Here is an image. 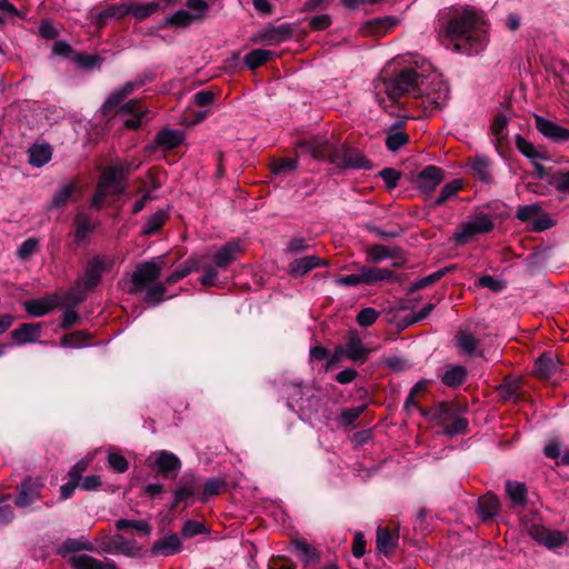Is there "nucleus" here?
Masks as SVG:
<instances>
[{
  "instance_id": "3",
  "label": "nucleus",
  "mask_w": 569,
  "mask_h": 569,
  "mask_svg": "<svg viewBox=\"0 0 569 569\" xmlns=\"http://www.w3.org/2000/svg\"><path fill=\"white\" fill-rule=\"evenodd\" d=\"M447 32L452 39L468 46L469 53H478L487 43L485 24L481 18L472 12H465L451 19Z\"/></svg>"
},
{
  "instance_id": "53",
  "label": "nucleus",
  "mask_w": 569,
  "mask_h": 569,
  "mask_svg": "<svg viewBox=\"0 0 569 569\" xmlns=\"http://www.w3.org/2000/svg\"><path fill=\"white\" fill-rule=\"evenodd\" d=\"M298 167L297 158H287L279 161H276L272 166V172L274 174H287L292 172Z\"/></svg>"
},
{
  "instance_id": "58",
  "label": "nucleus",
  "mask_w": 569,
  "mask_h": 569,
  "mask_svg": "<svg viewBox=\"0 0 569 569\" xmlns=\"http://www.w3.org/2000/svg\"><path fill=\"white\" fill-rule=\"evenodd\" d=\"M368 259L371 262H379L391 257L390 250L382 244H375L368 249Z\"/></svg>"
},
{
  "instance_id": "44",
  "label": "nucleus",
  "mask_w": 569,
  "mask_h": 569,
  "mask_svg": "<svg viewBox=\"0 0 569 569\" xmlns=\"http://www.w3.org/2000/svg\"><path fill=\"white\" fill-rule=\"evenodd\" d=\"M166 220L167 213L164 211L159 210L154 212L147 219L142 232L148 236L156 233L163 226Z\"/></svg>"
},
{
  "instance_id": "28",
  "label": "nucleus",
  "mask_w": 569,
  "mask_h": 569,
  "mask_svg": "<svg viewBox=\"0 0 569 569\" xmlns=\"http://www.w3.org/2000/svg\"><path fill=\"white\" fill-rule=\"evenodd\" d=\"M200 269V258L191 257L183 262L180 267H178L167 279V286L174 284L181 279L189 276L192 271H197Z\"/></svg>"
},
{
  "instance_id": "12",
  "label": "nucleus",
  "mask_w": 569,
  "mask_h": 569,
  "mask_svg": "<svg viewBox=\"0 0 569 569\" xmlns=\"http://www.w3.org/2000/svg\"><path fill=\"white\" fill-rule=\"evenodd\" d=\"M529 535L535 541L549 549L560 547L567 541V537L562 532L540 526H532L529 530Z\"/></svg>"
},
{
  "instance_id": "20",
  "label": "nucleus",
  "mask_w": 569,
  "mask_h": 569,
  "mask_svg": "<svg viewBox=\"0 0 569 569\" xmlns=\"http://www.w3.org/2000/svg\"><path fill=\"white\" fill-rule=\"evenodd\" d=\"M398 545V536L393 535L388 528L378 527L376 531V547L379 553L389 556L395 551Z\"/></svg>"
},
{
  "instance_id": "63",
  "label": "nucleus",
  "mask_w": 569,
  "mask_h": 569,
  "mask_svg": "<svg viewBox=\"0 0 569 569\" xmlns=\"http://www.w3.org/2000/svg\"><path fill=\"white\" fill-rule=\"evenodd\" d=\"M126 99V96L122 93L120 89L113 91L104 101L102 106L103 113H109L112 111L116 107H118L123 100Z\"/></svg>"
},
{
  "instance_id": "61",
  "label": "nucleus",
  "mask_w": 569,
  "mask_h": 569,
  "mask_svg": "<svg viewBox=\"0 0 569 569\" xmlns=\"http://www.w3.org/2000/svg\"><path fill=\"white\" fill-rule=\"evenodd\" d=\"M186 6L193 11L191 14L194 16L196 21L202 20L209 8L208 3L203 0H188Z\"/></svg>"
},
{
  "instance_id": "43",
  "label": "nucleus",
  "mask_w": 569,
  "mask_h": 569,
  "mask_svg": "<svg viewBox=\"0 0 569 569\" xmlns=\"http://www.w3.org/2000/svg\"><path fill=\"white\" fill-rule=\"evenodd\" d=\"M516 146L518 150L532 162L543 159L542 154L536 149V147L520 134L516 136Z\"/></svg>"
},
{
  "instance_id": "56",
  "label": "nucleus",
  "mask_w": 569,
  "mask_h": 569,
  "mask_svg": "<svg viewBox=\"0 0 569 569\" xmlns=\"http://www.w3.org/2000/svg\"><path fill=\"white\" fill-rule=\"evenodd\" d=\"M408 142V136L402 131L388 134L386 146L390 151H397Z\"/></svg>"
},
{
  "instance_id": "60",
  "label": "nucleus",
  "mask_w": 569,
  "mask_h": 569,
  "mask_svg": "<svg viewBox=\"0 0 569 569\" xmlns=\"http://www.w3.org/2000/svg\"><path fill=\"white\" fill-rule=\"evenodd\" d=\"M108 462L113 470L120 473L126 472L129 468L128 460L124 456L117 452H110L108 455Z\"/></svg>"
},
{
  "instance_id": "62",
  "label": "nucleus",
  "mask_w": 569,
  "mask_h": 569,
  "mask_svg": "<svg viewBox=\"0 0 569 569\" xmlns=\"http://www.w3.org/2000/svg\"><path fill=\"white\" fill-rule=\"evenodd\" d=\"M552 186L556 190L569 193V170L559 171L552 177Z\"/></svg>"
},
{
  "instance_id": "51",
  "label": "nucleus",
  "mask_w": 569,
  "mask_h": 569,
  "mask_svg": "<svg viewBox=\"0 0 569 569\" xmlns=\"http://www.w3.org/2000/svg\"><path fill=\"white\" fill-rule=\"evenodd\" d=\"M367 406L361 405L358 407H353L350 409H346L340 413L339 421L342 426L349 427L351 426L360 415L366 410Z\"/></svg>"
},
{
  "instance_id": "10",
  "label": "nucleus",
  "mask_w": 569,
  "mask_h": 569,
  "mask_svg": "<svg viewBox=\"0 0 569 569\" xmlns=\"http://www.w3.org/2000/svg\"><path fill=\"white\" fill-rule=\"evenodd\" d=\"M536 129L547 139L562 143L569 141V129L559 126L558 123L542 117L535 116Z\"/></svg>"
},
{
  "instance_id": "45",
  "label": "nucleus",
  "mask_w": 569,
  "mask_h": 569,
  "mask_svg": "<svg viewBox=\"0 0 569 569\" xmlns=\"http://www.w3.org/2000/svg\"><path fill=\"white\" fill-rule=\"evenodd\" d=\"M462 188V182L459 179H455L451 182L445 184L440 191V196L435 200L436 206H441Z\"/></svg>"
},
{
  "instance_id": "19",
  "label": "nucleus",
  "mask_w": 569,
  "mask_h": 569,
  "mask_svg": "<svg viewBox=\"0 0 569 569\" xmlns=\"http://www.w3.org/2000/svg\"><path fill=\"white\" fill-rule=\"evenodd\" d=\"M295 555L301 560L303 566H315L320 560V552L305 539H296L292 541Z\"/></svg>"
},
{
  "instance_id": "24",
  "label": "nucleus",
  "mask_w": 569,
  "mask_h": 569,
  "mask_svg": "<svg viewBox=\"0 0 569 569\" xmlns=\"http://www.w3.org/2000/svg\"><path fill=\"white\" fill-rule=\"evenodd\" d=\"M130 12L128 4H110L98 12L94 17L96 24L101 28L111 19H121Z\"/></svg>"
},
{
  "instance_id": "49",
  "label": "nucleus",
  "mask_w": 569,
  "mask_h": 569,
  "mask_svg": "<svg viewBox=\"0 0 569 569\" xmlns=\"http://www.w3.org/2000/svg\"><path fill=\"white\" fill-rule=\"evenodd\" d=\"M226 487V481L218 478H210L203 485V491L201 495V500L206 501L212 496L219 493V491Z\"/></svg>"
},
{
  "instance_id": "47",
  "label": "nucleus",
  "mask_w": 569,
  "mask_h": 569,
  "mask_svg": "<svg viewBox=\"0 0 569 569\" xmlns=\"http://www.w3.org/2000/svg\"><path fill=\"white\" fill-rule=\"evenodd\" d=\"M88 336L82 331H74L61 338V346L66 348H81L87 345Z\"/></svg>"
},
{
  "instance_id": "15",
  "label": "nucleus",
  "mask_w": 569,
  "mask_h": 569,
  "mask_svg": "<svg viewBox=\"0 0 569 569\" xmlns=\"http://www.w3.org/2000/svg\"><path fill=\"white\" fill-rule=\"evenodd\" d=\"M443 179V172L436 166H427L416 179L417 187L425 192H432Z\"/></svg>"
},
{
  "instance_id": "26",
  "label": "nucleus",
  "mask_w": 569,
  "mask_h": 569,
  "mask_svg": "<svg viewBox=\"0 0 569 569\" xmlns=\"http://www.w3.org/2000/svg\"><path fill=\"white\" fill-rule=\"evenodd\" d=\"M183 132L174 129H163L156 136L154 142L164 150H171L180 146L183 141Z\"/></svg>"
},
{
  "instance_id": "30",
  "label": "nucleus",
  "mask_w": 569,
  "mask_h": 569,
  "mask_svg": "<svg viewBox=\"0 0 569 569\" xmlns=\"http://www.w3.org/2000/svg\"><path fill=\"white\" fill-rule=\"evenodd\" d=\"M468 372L463 366H450L445 370L441 380L447 387L457 388L467 379Z\"/></svg>"
},
{
  "instance_id": "1",
  "label": "nucleus",
  "mask_w": 569,
  "mask_h": 569,
  "mask_svg": "<svg viewBox=\"0 0 569 569\" xmlns=\"http://www.w3.org/2000/svg\"><path fill=\"white\" fill-rule=\"evenodd\" d=\"M373 92L379 104L387 109L403 94L411 93L418 107L425 113L442 109L449 99L448 83L441 76L413 68H403L395 78L380 77L373 82Z\"/></svg>"
},
{
  "instance_id": "35",
  "label": "nucleus",
  "mask_w": 569,
  "mask_h": 569,
  "mask_svg": "<svg viewBox=\"0 0 569 569\" xmlns=\"http://www.w3.org/2000/svg\"><path fill=\"white\" fill-rule=\"evenodd\" d=\"M456 345L462 353L472 356L479 347V340L467 331H459L456 335Z\"/></svg>"
},
{
  "instance_id": "17",
  "label": "nucleus",
  "mask_w": 569,
  "mask_h": 569,
  "mask_svg": "<svg viewBox=\"0 0 569 569\" xmlns=\"http://www.w3.org/2000/svg\"><path fill=\"white\" fill-rule=\"evenodd\" d=\"M328 262L318 256H307L295 259L288 267V272L292 277H300L307 274L312 269L327 266Z\"/></svg>"
},
{
  "instance_id": "41",
  "label": "nucleus",
  "mask_w": 569,
  "mask_h": 569,
  "mask_svg": "<svg viewBox=\"0 0 569 569\" xmlns=\"http://www.w3.org/2000/svg\"><path fill=\"white\" fill-rule=\"evenodd\" d=\"M26 311L33 317H42L50 312L53 308V303L50 299H36L27 301Z\"/></svg>"
},
{
  "instance_id": "18",
  "label": "nucleus",
  "mask_w": 569,
  "mask_h": 569,
  "mask_svg": "<svg viewBox=\"0 0 569 569\" xmlns=\"http://www.w3.org/2000/svg\"><path fill=\"white\" fill-rule=\"evenodd\" d=\"M181 550V540L176 533H171L153 542L151 553L157 557H169Z\"/></svg>"
},
{
  "instance_id": "50",
  "label": "nucleus",
  "mask_w": 569,
  "mask_h": 569,
  "mask_svg": "<svg viewBox=\"0 0 569 569\" xmlns=\"http://www.w3.org/2000/svg\"><path fill=\"white\" fill-rule=\"evenodd\" d=\"M39 247V240L37 238H28L24 240L17 250V257L20 260H27L36 253Z\"/></svg>"
},
{
  "instance_id": "11",
  "label": "nucleus",
  "mask_w": 569,
  "mask_h": 569,
  "mask_svg": "<svg viewBox=\"0 0 569 569\" xmlns=\"http://www.w3.org/2000/svg\"><path fill=\"white\" fill-rule=\"evenodd\" d=\"M149 460H152V466L164 477H169L171 473L178 472L181 468L180 459L167 450L153 452L149 457Z\"/></svg>"
},
{
  "instance_id": "40",
  "label": "nucleus",
  "mask_w": 569,
  "mask_h": 569,
  "mask_svg": "<svg viewBox=\"0 0 569 569\" xmlns=\"http://www.w3.org/2000/svg\"><path fill=\"white\" fill-rule=\"evenodd\" d=\"M449 268H442L440 270H437L421 279H418L416 281H413L409 289H408V292L409 293H412L415 291H418V290H421V289H425L433 283H436L437 281H439L447 272H448Z\"/></svg>"
},
{
  "instance_id": "39",
  "label": "nucleus",
  "mask_w": 569,
  "mask_h": 569,
  "mask_svg": "<svg viewBox=\"0 0 569 569\" xmlns=\"http://www.w3.org/2000/svg\"><path fill=\"white\" fill-rule=\"evenodd\" d=\"M76 188L77 186L74 182H69L61 186L53 194L49 208L63 207L67 203V201L72 197L73 192L76 191Z\"/></svg>"
},
{
  "instance_id": "36",
  "label": "nucleus",
  "mask_w": 569,
  "mask_h": 569,
  "mask_svg": "<svg viewBox=\"0 0 569 569\" xmlns=\"http://www.w3.org/2000/svg\"><path fill=\"white\" fill-rule=\"evenodd\" d=\"M506 490L515 506H525L527 502V489L525 483L508 480Z\"/></svg>"
},
{
  "instance_id": "55",
  "label": "nucleus",
  "mask_w": 569,
  "mask_h": 569,
  "mask_svg": "<svg viewBox=\"0 0 569 569\" xmlns=\"http://www.w3.org/2000/svg\"><path fill=\"white\" fill-rule=\"evenodd\" d=\"M507 124L508 118L505 114H498L495 117L491 124V132L496 137L497 144L503 139Z\"/></svg>"
},
{
  "instance_id": "52",
  "label": "nucleus",
  "mask_w": 569,
  "mask_h": 569,
  "mask_svg": "<svg viewBox=\"0 0 569 569\" xmlns=\"http://www.w3.org/2000/svg\"><path fill=\"white\" fill-rule=\"evenodd\" d=\"M80 550L93 551L94 546L91 542H82L80 540L69 538L63 542L61 547V552L63 555L67 552H77Z\"/></svg>"
},
{
  "instance_id": "9",
  "label": "nucleus",
  "mask_w": 569,
  "mask_h": 569,
  "mask_svg": "<svg viewBox=\"0 0 569 569\" xmlns=\"http://www.w3.org/2000/svg\"><path fill=\"white\" fill-rule=\"evenodd\" d=\"M516 217L522 222H531V230L536 232L545 231L553 226L552 219L538 203L518 207Z\"/></svg>"
},
{
  "instance_id": "25",
  "label": "nucleus",
  "mask_w": 569,
  "mask_h": 569,
  "mask_svg": "<svg viewBox=\"0 0 569 569\" xmlns=\"http://www.w3.org/2000/svg\"><path fill=\"white\" fill-rule=\"evenodd\" d=\"M96 229L90 216L84 212L77 213L74 218V241L77 243L84 242L89 234Z\"/></svg>"
},
{
  "instance_id": "14",
  "label": "nucleus",
  "mask_w": 569,
  "mask_h": 569,
  "mask_svg": "<svg viewBox=\"0 0 569 569\" xmlns=\"http://www.w3.org/2000/svg\"><path fill=\"white\" fill-rule=\"evenodd\" d=\"M42 482L30 478L23 480L20 485L19 493L16 498V505L26 508L40 498Z\"/></svg>"
},
{
  "instance_id": "33",
  "label": "nucleus",
  "mask_w": 569,
  "mask_h": 569,
  "mask_svg": "<svg viewBox=\"0 0 569 569\" xmlns=\"http://www.w3.org/2000/svg\"><path fill=\"white\" fill-rule=\"evenodd\" d=\"M74 569H116L114 565L106 566L89 555H78L71 558Z\"/></svg>"
},
{
  "instance_id": "46",
  "label": "nucleus",
  "mask_w": 569,
  "mask_h": 569,
  "mask_svg": "<svg viewBox=\"0 0 569 569\" xmlns=\"http://www.w3.org/2000/svg\"><path fill=\"white\" fill-rule=\"evenodd\" d=\"M116 528L118 530L124 529H136L142 532L146 536L150 535V525L144 520H129V519H119L116 521Z\"/></svg>"
},
{
  "instance_id": "2",
  "label": "nucleus",
  "mask_w": 569,
  "mask_h": 569,
  "mask_svg": "<svg viewBox=\"0 0 569 569\" xmlns=\"http://www.w3.org/2000/svg\"><path fill=\"white\" fill-rule=\"evenodd\" d=\"M302 147L315 158L328 161L341 169H370L371 164L356 149L338 147L323 137H316L302 143Z\"/></svg>"
},
{
  "instance_id": "32",
  "label": "nucleus",
  "mask_w": 569,
  "mask_h": 569,
  "mask_svg": "<svg viewBox=\"0 0 569 569\" xmlns=\"http://www.w3.org/2000/svg\"><path fill=\"white\" fill-rule=\"evenodd\" d=\"M51 148L49 144H36L29 149V163L34 167H42L51 159Z\"/></svg>"
},
{
  "instance_id": "38",
  "label": "nucleus",
  "mask_w": 569,
  "mask_h": 569,
  "mask_svg": "<svg viewBox=\"0 0 569 569\" xmlns=\"http://www.w3.org/2000/svg\"><path fill=\"white\" fill-rule=\"evenodd\" d=\"M273 52L266 49H254L246 54L244 64L249 69H256L273 57Z\"/></svg>"
},
{
  "instance_id": "13",
  "label": "nucleus",
  "mask_w": 569,
  "mask_h": 569,
  "mask_svg": "<svg viewBox=\"0 0 569 569\" xmlns=\"http://www.w3.org/2000/svg\"><path fill=\"white\" fill-rule=\"evenodd\" d=\"M241 253V244L239 240L229 241L217 250L212 256L213 267L224 270L234 262Z\"/></svg>"
},
{
  "instance_id": "64",
  "label": "nucleus",
  "mask_w": 569,
  "mask_h": 569,
  "mask_svg": "<svg viewBox=\"0 0 569 569\" xmlns=\"http://www.w3.org/2000/svg\"><path fill=\"white\" fill-rule=\"evenodd\" d=\"M379 174L389 189H393L397 187L398 181L400 179V173L397 170L392 168H385L379 172Z\"/></svg>"
},
{
  "instance_id": "57",
  "label": "nucleus",
  "mask_w": 569,
  "mask_h": 569,
  "mask_svg": "<svg viewBox=\"0 0 569 569\" xmlns=\"http://www.w3.org/2000/svg\"><path fill=\"white\" fill-rule=\"evenodd\" d=\"M379 317V312L373 308H363L357 316V322L361 327H369L376 322Z\"/></svg>"
},
{
  "instance_id": "37",
  "label": "nucleus",
  "mask_w": 569,
  "mask_h": 569,
  "mask_svg": "<svg viewBox=\"0 0 569 569\" xmlns=\"http://www.w3.org/2000/svg\"><path fill=\"white\" fill-rule=\"evenodd\" d=\"M557 369V363L551 356L541 355L535 362V373L539 378L548 379Z\"/></svg>"
},
{
  "instance_id": "7",
  "label": "nucleus",
  "mask_w": 569,
  "mask_h": 569,
  "mask_svg": "<svg viewBox=\"0 0 569 569\" xmlns=\"http://www.w3.org/2000/svg\"><path fill=\"white\" fill-rule=\"evenodd\" d=\"M130 170L131 164L128 162L111 166L102 172L98 186L107 190L109 194H121L126 190L123 181Z\"/></svg>"
},
{
  "instance_id": "5",
  "label": "nucleus",
  "mask_w": 569,
  "mask_h": 569,
  "mask_svg": "<svg viewBox=\"0 0 569 569\" xmlns=\"http://www.w3.org/2000/svg\"><path fill=\"white\" fill-rule=\"evenodd\" d=\"M493 229V222L488 214H478L471 220L462 222L453 233L455 241L463 246L475 237L488 233Z\"/></svg>"
},
{
  "instance_id": "31",
  "label": "nucleus",
  "mask_w": 569,
  "mask_h": 569,
  "mask_svg": "<svg viewBox=\"0 0 569 569\" xmlns=\"http://www.w3.org/2000/svg\"><path fill=\"white\" fill-rule=\"evenodd\" d=\"M499 499L496 496H485L479 499L478 515L486 521L497 516L499 511Z\"/></svg>"
},
{
  "instance_id": "54",
  "label": "nucleus",
  "mask_w": 569,
  "mask_h": 569,
  "mask_svg": "<svg viewBox=\"0 0 569 569\" xmlns=\"http://www.w3.org/2000/svg\"><path fill=\"white\" fill-rule=\"evenodd\" d=\"M200 269L203 270V274L200 278L201 284L206 287L214 286L218 278V270L216 267L209 263H202L200 261Z\"/></svg>"
},
{
  "instance_id": "27",
  "label": "nucleus",
  "mask_w": 569,
  "mask_h": 569,
  "mask_svg": "<svg viewBox=\"0 0 569 569\" xmlns=\"http://www.w3.org/2000/svg\"><path fill=\"white\" fill-rule=\"evenodd\" d=\"M469 166L479 180L486 183L491 181V163L488 157L478 154L470 160Z\"/></svg>"
},
{
  "instance_id": "23",
  "label": "nucleus",
  "mask_w": 569,
  "mask_h": 569,
  "mask_svg": "<svg viewBox=\"0 0 569 569\" xmlns=\"http://www.w3.org/2000/svg\"><path fill=\"white\" fill-rule=\"evenodd\" d=\"M121 110L124 113H130L133 116L124 120V127L133 130L141 126L142 119L148 114V111L138 100H130L124 106H122Z\"/></svg>"
},
{
  "instance_id": "29",
  "label": "nucleus",
  "mask_w": 569,
  "mask_h": 569,
  "mask_svg": "<svg viewBox=\"0 0 569 569\" xmlns=\"http://www.w3.org/2000/svg\"><path fill=\"white\" fill-rule=\"evenodd\" d=\"M363 278V284H375L379 281L391 280L395 274L391 270L385 268H370L362 266L360 268Z\"/></svg>"
},
{
  "instance_id": "59",
  "label": "nucleus",
  "mask_w": 569,
  "mask_h": 569,
  "mask_svg": "<svg viewBox=\"0 0 569 569\" xmlns=\"http://www.w3.org/2000/svg\"><path fill=\"white\" fill-rule=\"evenodd\" d=\"M204 532H207V528L199 521L188 520L182 527V536L184 538H191Z\"/></svg>"
},
{
  "instance_id": "42",
  "label": "nucleus",
  "mask_w": 569,
  "mask_h": 569,
  "mask_svg": "<svg viewBox=\"0 0 569 569\" xmlns=\"http://www.w3.org/2000/svg\"><path fill=\"white\" fill-rule=\"evenodd\" d=\"M130 12L136 19L144 20L159 9L158 2L131 3L128 4Z\"/></svg>"
},
{
  "instance_id": "8",
  "label": "nucleus",
  "mask_w": 569,
  "mask_h": 569,
  "mask_svg": "<svg viewBox=\"0 0 569 569\" xmlns=\"http://www.w3.org/2000/svg\"><path fill=\"white\" fill-rule=\"evenodd\" d=\"M114 259L108 256H94L87 263L82 283L86 290L97 287L103 273L111 270Z\"/></svg>"
},
{
  "instance_id": "22",
  "label": "nucleus",
  "mask_w": 569,
  "mask_h": 569,
  "mask_svg": "<svg viewBox=\"0 0 569 569\" xmlns=\"http://www.w3.org/2000/svg\"><path fill=\"white\" fill-rule=\"evenodd\" d=\"M41 333V325L22 323L19 328L11 331L12 339L18 345L34 342Z\"/></svg>"
},
{
  "instance_id": "6",
  "label": "nucleus",
  "mask_w": 569,
  "mask_h": 569,
  "mask_svg": "<svg viewBox=\"0 0 569 569\" xmlns=\"http://www.w3.org/2000/svg\"><path fill=\"white\" fill-rule=\"evenodd\" d=\"M162 270V266L153 260L137 264L131 274V287L128 289L130 295H140L144 289L156 283Z\"/></svg>"
},
{
  "instance_id": "48",
  "label": "nucleus",
  "mask_w": 569,
  "mask_h": 569,
  "mask_svg": "<svg viewBox=\"0 0 569 569\" xmlns=\"http://www.w3.org/2000/svg\"><path fill=\"white\" fill-rule=\"evenodd\" d=\"M194 20V16L186 10H178L166 20V26L172 27H187Z\"/></svg>"
},
{
  "instance_id": "16",
  "label": "nucleus",
  "mask_w": 569,
  "mask_h": 569,
  "mask_svg": "<svg viewBox=\"0 0 569 569\" xmlns=\"http://www.w3.org/2000/svg\"><path fill=\"white\" fill-rule=\"evenodd\" d=\"M342 347L347 353V358L352 361L365 362L370 353V350L362 343L357 332H350Z\"/></svg>"
},
{
  "instance_id": "34",
  "label": "nucleus",
  "mask_w": 569,
  "mask_h": 569,
  "mask_svg": "<svg viewBox=\"0 0 569 569\" xmlns=\"http://www.w3.org/2000/svg\"><path fill=\"white\" fill-rule=\"evenodd\" d=\"M167 283L156 282L148 286L144 290L143 301L149 306H158L164 300V295L167 292Z\"/></svg>"
},
{
  "instance_id": "4",
  "label": "nucleus",
  "mask_w": 569,
  "mask_h": 569,
  "mask_svg": "<svg viewBox=\"0 0 569 569\" xmlns=\"http://www.w3.org/2000/svg\"><path fill=\"white\" fill-rule=\"evenodd\" d=\"M428 417L437 420L443 428L447 436L461 435L467 431L468 420L455 413L448 403H438L428 411Z\"/></svg>"
},
{
  "instance_id": "21",
  "label": "nucleus",
  "mask_w": 569,
  "mask_h": 569,
  "mask_svg": "<svg viewBox=\"0 0 569 569\" xmlns=\"http://www.w3.org/2000/svg\"><path fill=\"white\" fill-rule=\"evenodd\" d=\"M291 38L289 27H268L259 33V40L268 46H277Z\"/></svg>"
}]
</instances>
